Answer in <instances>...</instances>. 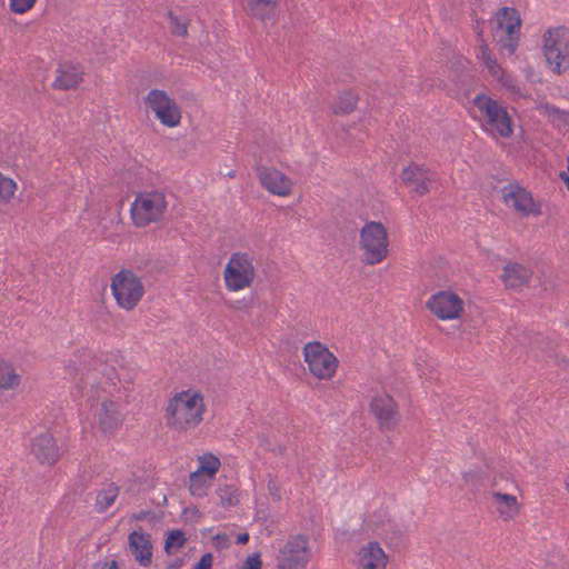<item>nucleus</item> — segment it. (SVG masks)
Segmentation results:
<instances>
[{"label": "nucleus", "mask_w": 569, "mask_h": 569, "mask_svg": "<svg viewBox=\"0 0 569 569\" xmlns=\"http://www.w3.org/2000/svg\"><path fill=\"white\" fill-rule=\"evenodd\" d=\"M370 411L380 429H392L399 422L398 405L389 395L375 397L370 402Z\"/></svg>", "instance_id": "ddd939ff"}, {"label": "nucleus", "mask_w": 569, "mask_h": 569, "mask_svg": "<svg viewBox=\"0 0 569 569\" xmlns=\"http://www.w3.org/2000/svg\"><path fill=\"white\" fill-rule=\"evenodd\" d=\"M183 565V558H177L173 561L169 562L167 569H180Z\"/></svg>", "instance_id": "a19ab883"}, {"label": "nucleus", "mask_w": 569, "mask_h": 569, "mask_svg": "<svg viewBox=\"0 0 569 569\" xmlns=\"http://www.w3.org/2000/svg\"><path fill=\"white\" fill-rule=\"evenodd\" d=\"M490 62H491V60L488 58V59H487V61H486V64H487L488 67H490ZM492 63H495V61H492Z\"/></svg>", "instance_id": "de8ad7c7"}, {"label": "nucleus", "mask_w": 569, "mask_h": 569, "mask_svg": "<svg viewBox=\"0 0 569 569\" xmlns=\"http://www.w3.org/2000/svg\"><path fill=\"white\" fill-rule=\"evenodd\" d=\"M111 291L119 307L132 310L141 300L144 288L131 269H121L111 279Z\"/></svg>", "instance_id": "39448f33"}, {"label": "nucleus", "mask_w": 569, "mask_h": 569, "mask_svg": "<svg viewBox=\"0 0 569 569\" xmlns=\"http://www.w3.org/2000/svg\"><path fill=\"white\" fill-rule=\"evenodd\" d=\"M19 383V376L14 373L13 368L2 361L0 362V388L7 389Z\"/></svg>", "instance_id": "cd10ccee"}, {"label": "nucleus", "mask_w": 569, "mask_h": 569, "mask_svg": "<svg viewBox=\"0 0 569 569\" xmlns=\"http://www.w3.org/2000/svg\"><path fill=\"white\" fill-rule=\"evenodd\" d=\"M497 28L506 34H518L521 27L520 13L517 9L502 7L496 13Z\"/></svg>", "instance_id": "4be33fe9"}, {"label": "nucleus", "mask_w": 569, "mask_h": 569, "mask_svg": "<svg viewBox=\"0 0 569 569\" xmlns=\"http://www.w3.org/2000/svg\"><path fill=\"white\" fill-rule=\"evenodd\" d=\"M206 477L200 471H193L189 476V490L194 497H203L206 495Z\"/></svg>", "instance_id": "7c9ffc66"}, {"label": "nucleus", "mask_w": 569, "mask_h": 569, "mask_svg": "<svg viewBox=\"0 0 569 569\" xmlns=\"http://www.w3.org/2000/svg\"><path fill=\"white\" fill-rule=\"evenodd\" d=\"M167 208L162 192L139 193L131 207V217L137 227H146L159 221Z\"/></svg>", "instance_id": "423d86ee"}, {"label": "nucleus", "mask_w": 569, "mask_h": 569, "mask_svg": "<svg viewBox=\"0 0 569 569\" xmlns=\"http://www.w3.org/2000/svg\"><path fill=\"white\" fill-rule=\"evenodd\" d=\"M400 179L405 184L412 186L416 194L423 196L429 191L431 172L423 166L411 163L402 170Z\"/></svg>", "instance_id": "dca6fc26"}, {"label": "nucleus", "mask_w": 569, "mask_h": 569, "mask_svg": "<svg viewBox=\"0 0 569 569\" xmlns=\"http://www.w3.org/2000/svg\"><path fill=\"white\" fill-rule=\"evenodd\" d=\"M213 563V556L211 552H206L201 556L198 562L193 566V569H211Z\"/></svg>", "instance_id": "4c0bfd02"}, {"label": "nucleus", "mask_w": 569, "mask_h": 569, "mask_svg": "<svg viewBox=\"0 0 569 569\" xmlns=\"http://www.w3.org/2000/svg\"><path fill=\"white\" fill-rule=\"evenodd\" d=\"M187 538L182 530L176 529L168 532L164 541V551L167 555L172 553L173 548H181L186 543Z\"/></svg>", "instance_id": "c756f323"}, {"label": "nucleus", "mask_w": 569, "mask_h": 569, "mask_svg": "<svg viewBox=\"0 0 569 569\" xmlns=\"http://www.w3.org/2000/svg\"><path fill=\"white\" fill-rule=\"evenodd\" d=\"M532 278V271L527 267L509 262L505 266L501 279L507 288L518 290L528 284Z\"/></svg>", "instance_id": "aec40b11"}, {"label": "nucleus", "mask_w": 569, "mask_h": 569, "mask_svg": "<svg viewBox=\"0 0 569 569\" xmlns=\"http://www.w3.org/2000/svg\"><path fill=\"white\" fill-rule=\"evenodd\" d=\"M493 497L498 502L506 505V507L509 509L517 506V499L512 495L495 492Z\"/></svg>", "instance_id": "e433bc0d"}, {"label": "nucleus", "mask_w": 569, "mask_h": 569, "mask_svg": "<svg viewBox=\"0 0 569 569\" xmlns=\"http://www.w3.org/2000/svg\"><path fill=\"white\" fill-rule=\"evenodd\" d=\"M37 0H10V9L14 13H24L29 11Z\"/></svg>", "instance_id": "72a5a7b5"}, {"label": "nucleus", "mask_w": 569, "mask_h": 569, "mask_svg": "<svg viewBox=\"0 0 569 569\" xmlns=\"http://www.w3.org/2000/svg\"><path fill=\"white\" fill-rule=\"evenodd\" d=\"M543 53L550 69L556 73L569 68V29L550 28L543 34Z\"/></svg>", "instance_id": "f03ea898"}, {"label": "nucleus", "mask_w": 569, "mask_h": 569, "mask_svg": "<svg viewBox=\"0 0 569 569\" xmlns=\"http://www.w3.org/2000/svg\"><path fill=\"white\" fill-rule=\"evenodd\" d=\"M146 106L154 112L156 118L163 126L174 128L180 124V107L166 91L160 89L149 91L146 97Z\"/></svg>", "instance_id": "9d476101"}, {"label": "nucleus", "mask_w": 569, "mask_h": 569, "mask_svg": "<svg viewBox=\"0 0 569 569\" xmlns=\"http://www.w3.org/2000/svg\"><path fill=\"white\" fill-rule=\"evenodd\" d=\"M148 513H149V512H147V511H140L138 515H136V516H134V518H136L137 520H143V519H146V518H147V515H148Z\"/></svg>", "instance_id": "37998d69"}, {"label": "nucleus", "mask_w": 569, "mask_h": 569, "mask_svg": "<svg viewBox=\"0 0 569 569\" xmlns=\"http://www.w3.org/2000/svg\"><path fill=\"white\" fill-rule=\"evenodd\" d=\"M220 460L212 453H206L199 457V468L196 471H200L201 475L212 479L220 468Z\"/></svg>", "instance_id": "393cba45"}, {"label": "nucleus", "mask_w": 569, "mask_h": 569, "mask_svg": "<svg viewBox=\"0 0 569 569\" xmlns=\"http://www.w3.org/2000/svg\"><path fill=\"white\" fill-rule=\"evenodd\" d=\"M472 103L483 114L493 133L501 138H510L513 134L512 118L506 107L485 93L477 94Z\"/></svg>", "instance_id": "7ed1b4c3"}, {"label": "nucleus", "mask_w": 569, "mask_h": 569, "mask_svg": "<svg viewBox=\"0 0 569 569\" xmlns=\"http://www.w3.org/2000/svg\"><path fill=\"white\" fill-rule=\"evenodd\" d=\"M204 412L203 398L199 392L182 391L170 399L167 407V423L177 431L197 427Z\"/></svg>", "instance_id": "f257e3e1"}, {"label": "nucleus", "mask_w": 569, "mask_h": 569, "mask_svg": "<svg viewBox=\"0 0 569 569\" xmlns=\"http://www.w3.org/2000/svg\"><path fill=\"white\" fill-rule=\"evenodd\" d=\"M562 123L569 127V113H565L563 114Z\"/></svg>", "instance_id": "a18cd8bd"}, {"label": "nucleus", "mask_w": 569, "mask_h": 569, "mask_svg": "<svg viewBox=\"0 0 569 569\" xmlns=\"http://www.w3.org/2000/svg\"><path fill=\"white\" fill-rule=\"evenodd\" d=\"M359 96L355 90L339 92L330 108L336 116H346L355 111Z\"/></svg>", "instance_id": "5701e85b"}, {"label": "nucleus", "mask_w": 569, "mask_h": 569, "mask_svg": "<svg viewBox=\"0 0 569 569\" xmlns=\"http://www.w3.org/2000/svg\"><path fill=\"white\" fill-rule=\"evenodd\" d=\"M249 541V533L242 532L238 535L236 542L239 545H246Z\"/></svg>", "instance_id": "79ce46f5"}, {"label": "nucleus", "mask_w": 569, "mask_h": 569, "mask_svg": "<svg viewBox=\"0 0 569 569\" xmlns=\"http://www.w3.org/2000/svg\"><path fill=\"white\" fill-rule=\"evenodd\" d=\"M388 232L381 222H367L360 230V248L367 264L380 263L388 254Z\"/></svg>", "instance_id": "20e7f679"}, {"label": "nucleus", "mask_w": 569, "mask_h": 569, "mask_svg": "<svg viewBox=\"0 0 569 569\" xmlns=\"http://www.w3.org/2000/svg\"><path fill=\"white\" fill-rule=\"evenodd\" d=\"M309 538L306 535L290 536L277 557L279 569H306L310 560Z\"/></svg>", "instance_id": "1a4fd4ad"}, {"label": "nucleus", "mask_w": 569, "mask_h": 569, "mask_svg": "<svg viewBox=\"0 0 569 569\" xmlns=\"http://www.w3.org/2000/svg\"><path fill=\"white\" fill-rule=\"evenodd\" d=\"M56 72L57 77L52 82V88L63 91L78 88L82 82L84 74L81 64L72 61L60 63Z\"/></svg>", "instance_id": "4468645a"}, {"label": "nucleus", "mask_w": 569, "mask_h": 569, "mask_svg": "<svg viewBox=\"0 0 569 569\" xmlns=\"http://www.w3.org/2000/svg\"><path fill=\"white\" fill-rule=\"evenodd\" d=\"M276 4V0H247L251 14L262 21L269 18L267 9L273 10Z\"/></svg>", "instance_id": "a878e982"}, {"label": "nucleus", "mask_w": 569, "mask_h": 569, "mask_svg": "<svg viewBox=\"0 0 569 569\" xmlns=\"http://www.w3.org/2000/svg\"><path fill=\"white\" fill-rule=\"evenodd\" d=\"M559 177L565 182L567 190L569 191V157L567 158V170L561 171Z\"/></svg>", "instance_id": "ea45409f"}, {"label": "nucleus", "mask_w": 569, "mask_h": 569, "mask_svg": "<svg viewBox=\"0 0 569 569\" xmlns=\"http://www.w3.org/2000/svg\"><path fill=\"white\" fill-rule=\"evenodd\" d=\"M259 180L263 188L277 196H287L291 190L290 179L276 169H260Z\"/></svg>", "instance_id": "f3484780"}, {"label": "nucleus", "mask_w": 569, "mask_h": 569, "mask_svg": "<svg viewBox=\"0 0 569 569\" xmlns=\"http://www.w3.org/2000/svg\"><path fill=\"white\" fill-rule=\"evenodd\" d=\"M387 560L383 549L377 541L362 546L358 553V563L362 569H386Z\"/></svg>", "instance_id": "6ab92c4d"}, {"label": "nucleus", "mask_w": 569, "mask_h": 569, "mask_svg": "<svg viewBox=\"0 0 569 569\" xmlns=\"http://www.w3.org/2000/svg\"><path fill=\"white\" fill-rule=\"evenodd\" d=\"M566 489L569 491V475L566 478Z\"/></svg>", "instance_id": "49530a36"}, {"label": "nucleus", "mask_w": 569, "mask_h": 569, "mask_svg": "<svg viewBox=\"0 0 569 569\" xmlns=\"http://www.w3.org/2000/svg\"><path fill=\"white\" fill-rule=\"evenodd\" d=\"M501 46L508 50L509 54H513L519 46V38L517 34H507L505 40H500Z\"/></svg>", "instance_id": "f704fd0d"}, {"label": "nucleus", "mask_w": 569, "mask_h": 569, "mask_svg": "<svg viewBox=\"0 0 569 569\" xmlns=\"http://www.w3.org/2000/svg\"><path fill=\"white\" fill-rule=\"evenodd\" d=\"M170 29L172 34L184 37L188 33L187 20L179 18L172 11L168 12Z\"/></svg>", "instance_id": "2f4dec72"}, {"label": "nucleus", "mask_w": 569, "mask_h": 569, "mask_svg": "<svg viewBox=\"0 0 569 569\" xmlns=\"http://www.w3.org/2000/svg\"><path fill=\"white\" fill-rule=\"evenodd\" d=\"M377 533L382 538L387 546L399 549L403 545V531L395 521H386L376 528Z\"/></svg>", "instance_id": "b1692460"}, {"label": "nucleus", "mask_w": 569, "mask_h": 569, "mask_svg": "<svg viewBox=\"0 0 569 569\" xmlns=\"http://www.w3.org/2000/svg\"><path fill=\"white\" fill-rule=\"evenodd\" d=\"M505 203L512 207L523 217L541 213L540 206L535 201L532 194L518 183H509L501 189Z\"/></svg>", "instance_id": "f8f14e48"}, {"label": "nucleus", "mask_w": 569, "mask_h": 569, "mask_svg": "<svg viewBox=\"0 0 569 569\" xmlns=\"http://www.w3.org/2000/svg\"><path fill=\"white\" fill-rule=\"evenodd\" d=\"M122 418L113 401H104L99 412V428L104 433L112 435L121 426Z\"/></svg>", "instance_id": "412c9836"}, {"label": "nucleus", "mask_w": 569, "mask_h": 569, "mask_svg": "<svg viewBox=\"0 0 569 569\" xmlns=\"http://www.w3.org/2000/svg\"><path fill=\"white\" fill-rule=\"evenodd\" d=\"M262 561L259 552H254L248 556L241 567V569H261Z\"/></svg>", "instance_id": "c9c22d12"}, {"label": "nucleus", "mask_w": 569, "mask_h": 569, "mask_svg": "<svg viewBox=\"0 0 569 569\" xmlns=\"http://www.w3.org/2000/svg\"><path fill=\"white\" fill-rule=\"evenodd\" d=\"M31 452L41 465L52 466L60 457L56 439L49 432L40 433L32 439Z\"/></svg>", "instance_id": "2eb2a0df"}, {"label": "nucleus", "mask_w": 569, "mask_h": 569, "mask_svg": "<svg viewBox=\"0 0 569 569\" xmlns=\"http://www.w3.org/2000/svg\"><path fill=\"white\" fill-rule=\"evenodd\" d=\"M117 496V487H110L109 489L99 491L96 498V506L98 511H104L107 508H109L114 502Z\"/></svg>", "instance_id": "c85d7f7f"}, {"label": "nucleus", "mask_w": 569, "mask_h": 569, "mask_svg": "<svg viewBox=\"0 0 569 569\" xmlns=\"http://www.w3.org/2000/svg\"><path fill=\"white\" fill-rule=\"evenodd\" d=\"M129 549L134 559L142 566L148 567L152 561V543L150 535L132 531L129 535Z\"/></svg>", "instance_id": "a211bd4d"}, {"label": "nucleus", "mask_w": 569, "mask_h": 569, "mask_svg": "<svg viewBox=\"0 0 569 569\" xmlns=\"http://www.w3.org/2000/svg\"><path fill=\"white\" fill-rule=\"evenodd\" d=\"M217 495L222 507H232L239 502L238 489L233 485L219 486Z\"/></svg>", "instance_id": "bb28decb"}, {"label": "nucleus", "mask_w": 569, "mask_h": 569, "mask_svg": "<svg viewBox=\"0 0 569 569\" xmlns=\"http://www.w3.org/2000/svg\"><path fill=\"white\" fill-rule=\"evenodd\" d=\"M223 274L226 287L230 291H239L249 287L256 276L249 254L242 252L232 253L224 268Z\"/></svg>", "instance_id": "6e6552de"}, {"label": "nucleus", "mask_w": 569, "mask_h": 569, "mask_svg": "<svg viewBox=\"0 0 569 569\" xmlns=\"http://www.w3.org/2000/svg\"><path fill=\"white\" fill-rule=\"evenodd\" d=\"M109 569H120L118 561L111 560L109 562Z\"/></svg>", "instance_id": "c03bdc74"}, {"label": "nucleus", "mask_w": 569, "mask_h": 569, "mask_svg": "<svg viewBox=\"0 0 569 569\" xmlns=\"http://www.w3.org/2000/svg\"><path fill=\"white\" fill-rule=\"evenodd\" d=\"M545 109L546 111L548 112V114L550 116H557L561 121H562V117L565 113H569V111H562L560 110L558 107L556 106H551V104H546L545 106Z\"/></svg>", "instance_id": "58836bf2"}, {"label": "nucleus", "mask_w": 569, "mask_h": 569, "mask_svg": "<svg viewBox=\"0 0 569 569\" xmlns=\"http://www.w3.org/2000/svg\"><path fill=\"white\" fill-rule=\"evenodd\" d=\"M305 361L309 371L318 379H330L333 377L338 359L321 342H308L303 347Z\"/></svg>", "instance_id": "0eeeda50"}, {"label": "nucleus", "mask_w": 569, "mask_h": 569, "mask_svg": "<svg viewBox=\"0 0 569 569\" xmlns=\"http://www.w3.org/2000/svg\"><path fill=\"white\" fill-rule=\"evenodd\" d=\"M16 188H17L16 182L12 179L7 178L0 173V199L1 200L9 201L13 197Z\"/></svg>", "instance_id": "473e14b6"}, {"label": "nucleus", "mask_w": 569, "mask_h": 569, "mask_svg": "<svg viewBox=\"0 0 569 569\" xmlns=\"http://www.w3.org/2000/svg\"><path fill=\"white\" fill-rule=\"evenodd\" d=\"M426 306L442 320L458 319L463 311L462 299L452 291H439L432 295Z\"/></svg>", "instance_id": "9b49d317"}]
</instances>
